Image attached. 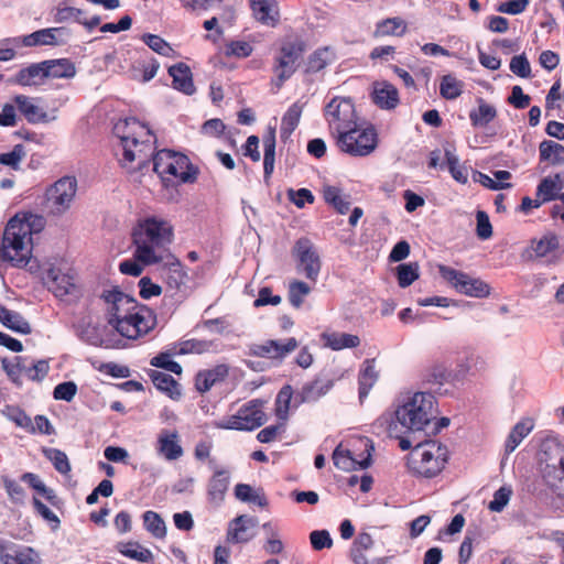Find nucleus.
<instances>
[{
  "mask_svg": "<svg viewBox=\"0 0 564 564\" xmlns=\"http://www.w3.org/2000/svg\"><path fill=\"white\" fill-rule=\"evenodd\" d=\"M1 480L10 501L18 506L24 505L26 497L24 488L17 480L6 475L1 476Z\"/></svg>",
  "mask_w": 564,
  "mask_h": 564,
  "instance_id": "864d4df0",
  "label": "nucleus"
},
{
  "mask_svg": "<svg viewBox=\"0 0 564 564\" xmlns=\"http://www.w3.org/2000/svg\"><path fill=\"white\" fill-rule=\"evenodd\" d=\"M322 338L326 347L333 350H341L345 348H356L360 345V338L357 335L347 333H324Z\"/></svg>",
  "mask_w": 564,
  "mask_h": 564,
  "instance_id": "72a5a7b5",
  "label": "nucleus"
},
{
  "mask_svg": "<svg viewBox=\"0 0 564 564\" xmlns=\"http://www.w3.org/2000/svg\"><path fill=\"white\" fill-rule=\"evenodd\" d=\"M328 50L327 48H318L314 51L307 59L306 63V73L315 74L324 69L328 65L327 58Z\"/></svg>",
  "mask_w": 564,
  "mask_h": 564,
  "instance_id": "680f3d73",
  "label": "nucleus"
},
{
  "mask_svg": "<svg viewBox=\"0 0 564 564\" xmlns=\"http://www.w3.org/2000/svg\"><path fill=\"white\" fill-rule=\"evenodd\" d=\"M297 347L299 341L294 337H290L285 341L268 339L260 344H252L249 347V355L281 361Z\"/></svg>",
  "mask_w": 564,
  "mask_h": 564,
  "instance_id": "f3484780",
  "label": "nucleus"
},
{
  "mask_svg": "<svg viewBox=\"0 0 564 564\" xmlns=\"http://www.w3.org/2000/svg\"><path fill=\"white\" fill-rule=\"evenodd\" d=\"M253 18L262 25L275 28L280 22V11L275 0H249Z\"/></svg>",
  "mask_w": 564,
  "mask_h": 564,
  "instance_id": "4be33fe9",
  "label": "nucleus"
},
{
  "mask_svg": "<svg viewBox=\"0 0 564 564\" xmlns=\"http://www.w3.org/2000/svg\"><path fill=\"white\" fill-rule=\"evenodd\" d=\"M113 132L120 140L116 154L119 163L130 172L148 169L155 151L156 137L151 129L135 118L119 121Z\"/></svg>",
  "mask_w": 564,
  "mask_h": 564,
  "instance_id": "f03ea898",
  "label": "nucleus"
},
{
  "mask_svg": "<svg viewBox=\"0 0 564 564\" xmlns=\"http://www.w3.org/2000/svg\"><path fill=\"white\" fill-rule=\"evenodd\" d=\"M143 525L145 530L155 539H164L166 536V525L162 517L152 510H148L142 514Z\"/></svg>",
  "mask_w": 564,
  "mask_h": 564,
  "instance_id": "a18cd8bd",
  "label": "nucleus"
},
{
  "mask_svg": "<svg viewBox=\"0 0 564 564\" xmlns=\"http://www.w3.org/2000/svg\"><path fill=\"white\" fill-rule=\"evenodd\" d=\"M46 78H72L76 74L73 62L68 58L48 59L42 62Z\"/></svg>",
  "mask_w": 564,
  "mask_h": 564,
  "instance_id": "7c9ffc66",
  "label": "nucleus"
},
{
  "mask_svg": "<svg viewBox=\"0 0 564 564\" xmlns=\"http://www.w3.org/2000/svg\"><path fill=\"white\" fill-rule=\"evenodd\" d=\"M253 52V46L247 41H229L225 45V56L247 58Z\"/></svg>",
  "mask_w": 564,
  "mask_h": 564,
  "instance_id": "bf43d9fd",
  "label": "nucleus"
},
{
  "mask_svg": "<svg viewBox=\"0 0 564 564\" xmlns=\"http://www.w3.org/2000/svg\"><path fill=\"white\" fill-rule=\"evenodd\" d=\"M100 297L108 324L122 337L138 339L156 326L155 313L118 288L104 290Z\"/></svg>",
  "mask_w": 564,
  "mask_h": 564,
  "instance_id": "f257e3e1",
  "label": "nucleus"
},
{
  "mask_svg": "<svg viewBox=\"0 0 564 564\" xmlns=\"http://www.w3.org/2000/svg\"><path fill=\"white\" fill-rule=\"evenodd\" d=\"M263 172L264 178H269L274 171L275 162V128L269 127L267 133L263 135Z\"/></svg>",
  "mask_w": 564,
  "mask_h": 564,
  "instance_id": "e433bc0d",
  "label": "nucleus"
},
{
  "mask_svg": "<svg viewBox=\"0 0 564 564\" xmlns=\"http://www.w3.org/2000/svg\"><path fill=\"white\" fill-rule=\"evenodd\" d=\"M35 226H43V218L29 215L20 218L12 217L4 227L0 259L17 268H24L32 257V232Z\"/></svg>",
  "mask_w": 564,
  "mask_h": 564,
  "instance_id": "20e7f679",
  "label": "nucleus"
},
{
  "mask_svg": "<svg viewBox=\"0 0 564 564\" xmlns=\"http://www.w3.org/2000/svg\"><path fill=\"white\" fill-rule=\"evenodd\" d=\"M119 552L122 555L141 563H150L153 561L152 552L149 549L139 545L138 543H127L119 549Z\"/></svg>",
  "mask_w": 564,
  "mask_h": 564,
  "instance_id": "5fc2aeb1",
  "label": "nucleus"
},
{
  "mask_svg": "<svg viewBox=\"0 0 564 564\" xmlns=\"http://www.w3.org/2000/svg\"><path fill=\"white\" fill-rule=\"evenodd\" d=\"M445 159L452 177L459 184L468 182V171L459 164L458 158L449 150H445Z\"/></svg>",
  "mask_w": 564,
  "mask_h": 564,
  "instance_id": "6e6d98bb",
  "label": "nucleus"
},
{
  "mask_svg": "<svg viewBox=\"0 0 564 564\" xmlns=\"http://www.w3.org/2000/svg\"><path fill=\"white\" fill-rule=\"evenodd\" d=\"M158 453L167 460H176L183 455L180 437L176 431L163 430L158 437Z\"/></svg>",
  "mask_w": 564,
  "mask_h": 564,
  "instance_id": "bb28decb",
  "label": "nucleus"
},
{
  "mask_svg": "<svg viewBox=\"0 0 564 564\" xmlns=\"http://www.w3.org/2000/svg\"><path fill=\"white\" fill-rule=\"evenodd\" d=\"M333 387V380L316 378L303 387V395L307 400H316L326 394Z\"/></svg>",
  "mask_w": 564,
  "mask_h": 564,
  "instance_id": "3c124183",
  "label": "nucleus"
},
{
  "mask_svg": "<svg viewBox=\"0 0 564 564\" xmlns=\"http://www.w3.org/2000/svg\"><path fill=\"white\" fill-rule=\"evenodd\" d=\"M26 156V151L23 144H15L12 151L8 153H0V164L7 165L14 171L20 170L21 162Z\"/></svg>",
  "mask_w": 564,
  "mask_h": 564,
  "instance_id": "13d9d810",
  "label": "nucleus"
},
{
  "mask_svg": "<svg viewBox=\"0 0 564 564\" xmlns=\"http://www.w3.org/2000/svg\"><path fill=\"white\" fill-rule=\"evenodd\" d=\"M534 423L531 419L527 417L519 421L509 433L506 444L505 451L507 454L512 453L519 444L527 437L530 432L533 430Z\"/></svg>",
  "mask_w": 564,
  "mask_h": 564,
  "instance_id": "c9c22d12",
  "label": "nucleus"
},
{
  "mask_svg": "<svg viewBox=\"0 0 564 564\" xmlns=\"http://www.w3.org/2000/svg\"><path fill=\"white\" fill-rule=\"evenodd\" d=\"M32 505L35 512L41 516L46 522H48L53 530H56L61 525L59 518L46 506L44 505L37 497H33Z\"/></svg>",
  "mask_w": 564,
  "mask_h": 564,
  "instance_id": "e2e57ef3",
  "label": "nucleus"
},
{
  "mask_svg": "<svg viewBox=\"0 0 564 564\" xmlns=\"http://www.w3.org/2000/svg\"><path fill=\"white\" fill-rule=\"evenodd\" d=\"M0 323L7 328L23 335L32 332L31 325L20 313L11 311L2 304H0Z\"/></svg>",
  "mask_w": 564,
  "mask_h": 564,
  "instance_id": "c756f323",
  "label": "nucleus"
},
{
  "mask_svg": "<svg viewBox=\"0 0 564 564\" xmlns=\"http://www.w3.org/2000/svg\"><path fill=\"white\" fill-rule=\"evenodd\" d=\"M306 51L307 42L304 35L293 29H290L278 41L272 63V72L275 76L272 84L278 89L296 72Z\"/></svg>",
  "mask_w": 564,
  "mask_h": 564,
  "instance_id": "423d86ee",
  "label": "nucleus"
},
{
  "mask_svg": "<svg viewBox=\"0 0 564 564\" xmlns=\"http://www.w3.org/2000/svg\"><path fill=\"white\" fill-rule=\"evenodd\" d=\"M12 100L29 123L36 124L48 121V116L45 110L36 104L37 98L26 95H15Z\"/></svg>",
  "mask_w": 564,
  "mask_h": 564,
  "instance_id": "b1692460",
  "label": "nucleus"
},
{
  "mask_svg": "<svg viewBox=\"0 0 564 564\" xmlns=\"http://www.w3.org/2000/svg\"><path fill=\"white\" fill-rule=\"evenodd\" d=\"M540 161L549 162L551 165L564 164V145L561 143L544 140L539 145Z\"/></svg>",
  "mask_w": 564,
  "mask_h": 564,
  "instance_id": "ea45409f",
  "label": "nucleus"
},
{
  "mask_svg": "<svg viewBox=\"0 0 564 564\" xmlns=\"http://www.w3.org/2000/svg\"><path fill=\"white\" fill-rule=\"evenodd\" d=\"M291 398H292V389L290 386L283 387L276 395L275 415L282 421H285L288 417Z\"/></svg>",
  "mask_w": 564,
  "mask_h": 564,
  "instance_id": "052dcab7",
  "label": "nucleus"
},
{
  "mask_svg": "<svg viewBox=\"0 0 564 564\" xmlns=\"http://www.w3.org/2000/svg\"><path fill=\"white\" fill-rule=\"evenodd\" d=\"M303 112V105L299 101L292 104L282 117L281 134L290 135L299 126Z\"/></svg>",
  "mask_w": 564,
  "mask_h": 564,
  "instance_id": "49530a36",
  "label": "nucleus"
},
{
  "mask_svg": "<svg viewBox=\"0 0 564 564\" xmlns=\"http://www.w3.org/2000/svg\"><path fill=\"white\" fill-rule=\"evenodd\" d=\"M512 495L510 487L502 486L494 494V499L489 502L488 509L492 512H501L508 505Z\"/></svg>",
  "mask_w": 564,
  "mask_h": 564,
  "instance_id": "0e129e2a",
  "label": "nucleus"
},
{
  "mask_svg": "<svg viewBox=\"0 0 564 564\" xmlns=\"http://www.w3.org/2000/svg\"><path fill=\"white\" fill-rule=\"evenodd\" d=\"M438 271L442 278L460 294L471 297H486L490 294V286L479 278H473L446 265H440Z\"/></svg>",
  "mask_w": 564,
  "mask_h": 564,
  "instance_id": "4468645a",
  "label": "nucleus"
},
{
  "mask_svg": "<svg viewBox=\"0 0 564 564\" xmlns=\"http://www.w3.org/2000/svg\"><path fill=\"white\" fill-rule=\"evenodd\" d=\"M264 402L253 399L243 404L236 414L228 416L218 427L224 430L253 431L264 424L267 416L263 412Z\"/></svg>",
  "mask_w": 564,
  "mask_h": 564,
  "instance_id": "f8f14e48",
  "label": "nucleus"
},
{
  "mask_svg": "<svg viewBox=\"0 0 564 564\" xmlns=\"http://www.w3.org/2000/svg\"><path fill=\"white\" fill-rule=\"evenodd\" d=\"M291 254L297 272L315 283L321 273L322 260L314 242L307 237L299 238L291 249Z\"/></svg>",
  "mask_w": 564,
  "mask_h": 564,
  "instance_id": "9b49d317",
  "label": "nucleus"
},
{
  "mask_svg": "<svg viewBox=\"0 0 564 564\" xmlns=\"http://www.w3.org/2000/svg\"><path fill=\"white\" fill-rule=\"evenodd\" d=\"M213 346L212 341L200 340L196 338L182 340L180 343L173 344V347L176 349L178 355H187V354H204L210 349Z\"/></svg>",
  "mask_w": 564,
  "mask_h": 564,
  "instance_id": "8fccbe9b",
  "label": "nucleus"
},
{
  "mask_svg": "<svg viewBox=\"0 0 564 564\" xmlns=\"http://www.w3.org/2000/svg\"><path fill=\"white\" fill-rule=\"evenodd\" d=\"M85 12L75 7H57L55 13V21L58 23L74 20L82 24Z\"/></svg>",
  "mask_w": 564,
  "mask_h": 564,
  "instance_id": "69168bd1",
  "label": "nucleus"
},
{
  "mask_svg": "<svg viewBox=\"0 0 564 564\" xmlns=\"http://www.w3.org/2000/svg\"><path fill=\"white\" fill-rule=\"evenodd\" d=\"M364 452L357 457L340 443L333 452L334 465L341 470L350 471L368 468L371 464V453L373 446L369 438L360 440Z\"/></svg>",
  "mask_w": 564,
  "mask_h": 564,
  "instance_id": "2eb2a0df",
  "label": "nucleus"
},
{
  "mask_svg": "<svg viewBox=\"0 0 564 564\" xmlns=\"http://www.w3.org/2000/svg\"><path fill=\"white\" fill-rule=\"evenodd\" d=\"M141 39L152 51L162 56L171 57L175 53L173 47L160 35L145 33Z\"/></svg>",
  "mask_w": 564,
  "mask_h": 564,
  "instance_id": "4d7b16f0",
  "label": "nucleus"
},
{
  "mask_svg": "<svg viewBox=\"0 0 564 564\" xmlns=\"http://www.w3.org/2000/svg\"><path fill=\"white\" fill-rule=\"evenodd\" d=\"M408 32L406 22L400 18H387L376 23L373 36L375 37H384V36H398L401 37Z\"/></svg>",
  "mask_w": 564,
  "mask_h": 564,
  "instance_id": "c85d7f7f",
  "label": "nucleus"
},
{
  "mask_svg": "<svg viewBox=\"0 0 564 564\" xmlns=\"http://www.w3.org/2000/svg\"><path fill=\"white\" fill-rule=\"evenodd\" d=\"M311 293V286L300 280H292L288 289V299L291 305L295 308H300L304 299Z\"/></svg>",
  "mask_w": 564,
  "mask_h": 564,
  "instance_id": "09e8293b",
  "label": "nucleus"
},
{
  "mask_svg": "<svg viewBox=\"0 0 564 564\" xmlns=\"http://www.w3.org/2000/svg\"><path fill=\"white\" fill-rule=\"evenodd\" d=\"M148 376L159 391L163 392L172 400L176 401L181 399L182 391L180 383L171 375L150 369Z\"/></svg>",
  "mask_w": 564,
  "mask_h": 564,
  "instance_id": "cd10ccee",
  "label": "nucleus"
},
{
  "mask_svg": "<svg viewBox=\"0 0 564 564\" xmlns=\"http://www.w3.org/2000/svg\"><path fill=\"white\" fill-rule=\"evenodd\" d=\"M173 88L185 95H193L196 90L189 66L183 62L169 67Z\"/></svg>",
  "mask_w": 564,
  "mask_h": 564,
  "instance_id": "393cba45",
  "label": "nucleus"
},
{
  "mask_svg": "<svg viewBox=\"0 0 564 564\" xmlns=\"http://www.w3.org/2000/svg\"><path fill=\"white\" fill-rule=\"evenodd\" d=\"M323 116L327 122L329 134L334 139L355 127L359 121L355 104L350 97H334L324 107Z\"/></svg>",
  "mask_w": 564,
  "mask_h": 564,
  "instance_id": "9d476101",
  "label": "nucleus"
},
{
  "mask_svg": "<svg viewBox=\"0 0 564 564\" xmlns=\"http://www.w3.org/2000/svg\"><path fill=\"white\" fill-rule=\"evenodd\" d=\"M45 79V69L41 62L21 68L15 75L14 83L20 86H35L43 84Z\"/></svg>",
  "mask_w": 564,
  "mask_h": 564,
  "instance_id": "2f4dec72",
  "label": "nucleus"
},
{
  "mask_svg": "<svg viewBox=\"0 0 564 564\" xmlns=\"http://www.w3.org/2000/svg\"><path fill=\"white\" fill-rule=\"evenodd\" d=\"M478 107L469 112V120L474 128H484L497 117L495 106L488 104L485 99H477Z\"/></svg>",
  "mask_w": 564,
  "mask_h": 564,
  "instance_id": "473e14b6",
  "label": "nucleus"
},
{
  "mask_svg": "<svg viewBox=\"0 0 564 564\" xmlns=\"http://www.w3.org/2000/svg\"><path fill=\"white\" fill-rule=\"evenodd\" d=\"M451 372L443 364H435L431 366L425 375V379L430 383L443 384L449 381Z\"/></svg>",
  "mask_w": 564,
  "mask_h": 564,
  "instance_id": "338daca9",
  "label": "nucleus"
},
{
  "mask_svg": "<svg viewBox=\"0 0 564 564\" xmlns=\"http://www.w3.org/2000/svg\"><path fill=\"white\" fill-rule=\"evenodd\" d=\"M558 248V236L550 231L540 239H532L530 246L523 251L522 257L527 260H536L551 254Z\"/></svg>",
  "mask_w": 564,
  "mask_h": 564,
  "instance_id": "412c9836",
  "label": "nucleus"
},
{
  "mask_svg": "<svg viewBox=\"0 0 564 564\" xmlns=\"http://www.w3.org/2000/svg\"><path fill=\"white\" fill-rule=\"evenodd\" d=\"M77 191L75 177L64 176L56 181L45 193V208L48 214L58 216L69 207Z\"/></svg>",
  "mask_w": 564,
  "mask_h": 564,
  "instance_id": "ddd939ff",
  "label": "nucleus"
},
{
  "mask_svg": "<svg viewBox=\"0 0 564 564\" xmlns=\"http://www.w3.org/2000/svg\"><path fill=\"white\" fill-rule=\"evenodd\" d=\"M323 198L325 203L333 206L337 213L345 215L348 213L350 203L341 195V191L337 186L326 185L323 187Z\"/></svg>",
  "mask_w": 564,
  "mask_h": 564,
  "instance_id": "79ce46f5",
  "label": "nucleus"
},
{
  "mask_svg": "<svg viewBox=\"0 0 564 564\" xmlns=\"http://www.w3.org/2000/svg\"><path fill=\"white\" fill-rule=\"evenodd\" d=\"M230 484V473L227 469H216L207 482V500L214 507L225 501Z\"/></svg>",
  "mask_w": 564,
  "mask_h": 564,
  "instance_id": "6ab92c4d",
  "label": "nucleus"
},
{
  "mask_svg": "<svg viewBox=\"0 0 564 564\" xmlns=\"http://www.w3.org/2000/svg\"><path fill=\"white\" fill-rule=\"evenodd\" d=\"M42 452L59 474L67 475L72 470L68 457L63 451L58 448H43Z\"/></svg>",
  "mask_w": 564,
  "mask_h": 564,
  "instance_id": "603ef678",
  "label": "nucleus"
},
{
  "mask_svg": "<svg viewBox=\"0 0 564 564\" xmlns=\"http://www.w3.org/2000/svg\"><path fill=\"white\" fill-rule=\"evenodd\" d=\"M21 481L28 484L31 488L36 490L51 506L58 507L59 498L54 489L45 486L36 474L24 473L21 476Z\"/></svg>",
  "mask_w": 564,
  "mask_h": 564,
  "instance_id": "4c0bfd02",
  "label": "nucleus"
},
{
  "mask_svg": "<svg viewBox=\"0 0 564 564\" xmlns=\"http://www.w3.org/2000/svg\"><path fill=\"white\" fill-rule=\"evenodd\" d=\"M258 518L249 514H239L229 521L226 531V541L231 544H246L256 536Z\"/></svg>",
  "mask_w": 564,
  "mask_h": 564,
  "instance_id": "a211bd4d",
  "label": "nucleus"
},
{
  "mask_svg": "<svg viewBox=\"0 0 564 564\" xmlns=\"http://www.w3.org/2000/svg\"><path fill=\"white\" fill-rule=\"evenodd\" d=\"M420 278L417 262L401 263L397 267V279L400 288L405 289Z\"/></svg>",
  "mask_w": 564,
  "mask_h": 564,
  "instance_id": "de8ad7c7",
  "label": "nucleus"
},
{
  "mask_svg": "<svg viewBox=\"0 0 564 564\" xmlns=\"http://www.w3.org/2000/svg\"><path fill=\"white\" fill-rule=\"evenodd\" d=\"M563 188V182L560 174L554 176L544 177L536 188V196L540 197L544 203L551 202L557 198L558 192Z\"/></svg>",
  "mask_w": 564,
  "mask_h": 564,
  "instance_id": "a19ab883",
  "label": "nucleus"
},
{
  "mask_svg": "<svg viewBox=\"0 0 564 564\" xmlns=\"http://www.w3.org/2000/svg\"><path fill=\"white\" fill-rule=\"evenodd\" d=\"M378 380V372L375 369V359H366L362 364V368L360 369L358 376L359 383V399L362 401L367 398L369 391L375 386Z\"/></svg>",
  "mask_w": 564,
  "mask_h": 564,
  "instance_id": "f704fd0d",
  "label": "nucleus"
},
{
  "mask_svg": "<svg viewBox=\"0 0 564 564\" xmlns=\"http://www.w3.org/2000/svg\"><path fill=\"white\" fill-rule=\"evenodd\" d=\"M1 564H34L35 553L31 547H22L12 542L0 540Z\"/></svg>",
  "mask_w": 564,
  "mask_h": 564,
  "instance_id": "aec40b11",
  "label": "nucleus"
},
{
  "mask_svg": "<svg viewBox=\"0 0 564 564\" xmlns=\"http://www.w3.org/2000/svg\"><path fill=\"white\" fill-rule=\"evenodd\" d=\"M58 31H61L58 28L42 29L23 36L22 43L25 46L56 45L57 39L55 34Z\"/></svg>",
  "mask_w": 564,
  "mask_h": 564,
  "instance_id": "37998d69",
  "label": "nucleus"
},
{
  "mask_svg": "<svg viewBox=\"0 0 564 564\" xmlns=\"http://www.w3.org/2000/svg\"><path fill=\"white\" fill-rule=\"evenodd\" d=\"M139 295L143 300L159 296L162 293V286L154 283L150 276H142L138 283Z\"/></svg>",
  "mask_w": 564,
  "mask_h": 564,
  "instance_id": "774afa93",
  "label": "nucleus"
},
{
  "mask_svg": "<svg viewBox=\"0 0 564 564\" xmlns=\"http://www.w3.org/2000/svg\"><path fill=\"white\" fill-rule=\"evenodd\" d=\"M434 397L425 392H416L395 411L397 420L411 431H422L433 417Z\"/></svg>",
  "mask_w": 564,
  "mask_h": 564,
  "instance_id": "6e6552de",
  "label": "nucleus"
},
{
  "mask_svg": "<svg viewBox=\"0 0 564 564\" xmlns=\"http://www.w3.org/2000/svg\"><path fill=\"white\" fill-rule=\"evenodd\" d=\"M43 281L56 296L64 297L76 291L75 276L70 271L65 272L61 267L51 264L44 273Z\"/></svg>",
  "mask_w": 564,
  "mask_h": 564,
  "instance_id": "dca6fc26",
  "label": "nucleus"
},
{
  "mask_svg": "<svg viewBox=\"0 0 564 564\" xmlns=\"http://www.w3.org/2000/svg\"><path fill=\"white\" fill-rule=\"evenodd\" d=\"M464 90V83L452 74L442 76L440 83V95L446 100L458 98Z\"/></svg>",
  "mask_w": 564,
  "mask_h": 564,
  "instance_id": "c03bdc74",
  "label": "nucleus"
},
{
  "mask_svg": "<svg viewBox=\"0 0 564 564\" xmlns=\"http://www.w3.org/2000/svg\"><path fill=\"white\" fill-rule=\"evenodd\" d=\"M337 148L351 156H367L371 154L378 145V133L372 124L355 127L346 130L335 138Z\"/></svg>",
  "mask_w": 564,
  "mask_h": 564,
  "instance_id": "1a4fd4ad",
  "label": "nucleus"
},
{
  "mask_svg": "<svg viewBox=\"0 0 564 564\" xmlns=\"http://www.w3.org/2000/svg\"><path fill=\"white\" fill-rule=\"evenodd\" d=\"M151 161L153 171L161 178L165 187L182 183H193L197 178V169L181 152L169 149L154 151Z\"/></svg>",
  "mask_w": 564,
  "mask_h": 564,
  "instance_id": "0eeeda50",
  "label": "nucleus"
},
{
  "mask_svg": "<svg viewBox=\"0 0 564 564\" xmlns=\"http://www.w3.org/2000/svg\"><path fill=\"white\" fill-rule=\"evenodd\" d=\"M229 375V367L225 364L216 365L210 369H204L195 376V389L204 394L214 386L224 382Z\"/></svg>",
  "mask_w": 564,
  "mask_h": 564,
  "instance_id": "5701e85b",
  "label": "nucleus"
},
{
  "mask_svg": "<svg viewBox=\"0 0 564 564\" xmlns=\"http://www.w3.org/2000/svg\"><path fill=\"white\" fill-rule=\"evenodd\" d=\"M449 459L447 447L430 440L415 445L405 456L408 473L417 479H433L442 474Z\"/></svg>",
  "mask_w": 564,
  "mask_h": 564,
  "instance_id": "39448f33",
  "label": "nucleus"
},
{
  "mask_svg": "<svg viewBox=\"0 0 564 564\" xmlns=\"http://www.w3.org/2000/svg\"><path fill=\"white\" fill-rule=\"evenodd\" d=\"M234 494L236 499L257 505L261 508H264L269 505L268 499L262 489L254 490L248 484H237L234 489Z\"/></svg>",
  "mask_w": 564,
  "mask_h": 564,
  "instance_id": "58836bf2",
  "label": "nucleus"
},
{
  "mask_svg": "<svg viewBox=\"0 0 564 564\" xmlns=\"http://www.w3.org/2000/svg\"><path fill=\"white\" fill-rule=\"evenodd\" d=\"M173 238L174 228L170 221L154 216L147 217L133 229V257L145 265L160 263L163 261L162 252L172 243Z\"/></svg>",
  "mask_w": 564,
  "mask_h": 564,
  "instance_id": "7ed1b4c3",
  "label": "nucleus"
},
{
  "mask_svg": "<svg viewBox=\"0 0 564 564\" xmlns=\"http://www.w3.org/2000/svg\"><path fill=\"white\" fill-rule=\"evenodd\" d=\"M372 100L381 109H394L400 102L399 91L388 82H377L373 84Z\"/></svg>",
  "mask_w": 564,
  "mask_h": 564,
  "instance_id": "a878e982",
  "label": "nucleus"
}]
</instances>
